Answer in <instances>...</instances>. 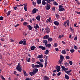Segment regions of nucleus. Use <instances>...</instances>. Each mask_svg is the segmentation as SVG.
Instances as JSON below:
<instances>
[{
	"mask_svg": "<svg viewBox=\"0 0 80 80\" xmlns=\"http://www.w3.org/2000/svg\"><path fill=\"white\" fill-rule=\"evenodd\" d=\"M16 70H17L18 71V72H22V68L20 62L18 63V65L16 67Z\"/></svg>",
	"mask_w": 80,
	"mask_h": 80,
	"instance_id": "1",
	"label": "nucleus"
},
{
	"mask_svg": "<svg viewBox=\"0 0 80 80\" xmlns=\"http://www.w3.org/2000/svg\"><path fill=\"white\" fill-rule=\"evenodd\" d=\"M31 66L32 67L34 68H40V66H39V65L38 64H37L36 65H35V64H32Z\"/></svg>",
	"mask_w": 80,
	"mask_h": 80,
	"instance_id": "2",
	"label": "nucleus"
},
{
	"mask_svg": "<svg viewBox=\"0 0 80 80\" xmlns=\"http://www.w3.org/2000/svg\"><path fill=\"white\" fill-rule=\"evenodd\" d=\"M67 23L68 26H70V21H69V20H68L66 22H64L63 24L64 26H65V25H66Z\"/></svg>",
	"mask_w": 80,
	"mask_h": 80,
	"instance_id": "3",
	"label": "nucleus"
},
{
	"mask_svg": "<svg viewBox=\"0 0 80 80\" xmlns=\"http://www.w3.org/2000/svg\"><path fill=\"white\" fill-rule=\"evenodd\" d=\"M46 5H47V6H46V9L47 10H48L50 9V5L48 3H47Z\"/></svg>",
	"mask_w": 80,
	"mask_h": 80,
	"instance_id": "4",
	"label": "nucleus"
},
{
	"mask_svg": "<svg viewBox=\"0 0 80 80\" xmlns=\"http://www.w3.org/2000/svg\"><path fill=\"white\" fill-rule=\"evenodd\" d=\"M72 71V70L69 69V70L66 72L65 73L68 74V75H71V73H70V72H71Z\"/></svg>",
	"mask_w": 80,
	"mask_h": 80,
	"instance_id": "5",
	"label": "nucleus"
},
{
	"mask_svg": "<svg viewBox=\"0 0 80 80\" xmlns=\"http://www.w3.org/2000/svg\"><path fill=\"white\" fill-rule=\"evenodd\" d=\"M62 69L65 72H66L67 71V70H68V68H65L64 66H62Z\"/></svg>",
	"mask_w": 80,
	"mask_h": 80,
	"instance_id": "6",
	"label": "nucleus"
},
{
	"mask_svg": "<svg viewBox=\"0 0 80 80\" xmlns=\"http://www.w3.org/2000/svg\"><path fill=\"white\" fill-rule=\"evenodd\" d=\"M56 69H57V71L58 72H59L60 71V67L58 66L56 67Z\"/></svg>",
	"mask_w": 80,
	"mask_h": 80,
	"instance_id": "7",
	"label": "nucleus"
},
{
	"mask_svg": "<svg viewBox=\"0 0 80 80\" xmlns=\"http://www.w3.org/2000/svg\"><path fill=\"white\" fill-rule=\"evenodd\" d=\"M37 11H38V10L36 8H34L32 10V12L34 14V13H36Z\"/></svg>",
	"mask_w": 80,
	"mask_h": 80,
	"instance_id": "8",
	"label": "nucleus"
},
{
	"mask_svg": "<svg viewBox=\"0 0 80 80\" xmlns=\"http://www.w3.org/2000/svg\"><path fill=\"white\" fill-rule=\"evenodd\" d=\"M45 30L46 31V32L47 33H48L50 32V28L48 27H47L45 29Z\"/></svg>",
	"mask_w": 80,
	"mask_h": 80,
	"instance_id": "9",
	"label": "nucleus"
},
{
	"mask_svg": "<svg viewBox=\"0 0 80 80\" xmlns=\"http://www.w3.org/2000/svg\"><path fill=\"white\" fill-rule=\"evenodd\" d=\"M39 48H41L42 49V50H45V48L43 47L42 46H40L38 47Z\"/></svg>",
	"mask_w": 80,
	"mask_h": 80,
	"instance_id": "10",
	"label": "nucleus"
},
{
	"mask_svg": "<svg viewBox=\"0 0 80 80\" xmlns=\"http://www.w3.org/2000/svg\"><path fill=\"white\" fill-rule=\"evenodd\" d=\"M47 22H50V23H52V19L51 18H49V19H48L46 21Z\"/></svg>",
	"mask_w": 80,
	"mask_h": 80,
	"instance_id": "11",
	"label": "nucleus"
},
{
	"mask_svg": "<svg viewBox=\"0 0 80 80\" xmlns=\"http://www.w3.org/2000/svg\"><path fill=\"white\" fill-rule=\"evenodd\" d=\"M27 27L30 30H32V28H33V27L31 26L30 25H27Z\"/></svg>",
	"mask_w": 80,
	"mask_h": 80,
	"instance_id": "12",
	"label": "nucleus"
},
{
	"mask_svg": "<svg viewBox=\"0 0 80 80\" xmlns=\"http://www.w3.org/2000/svg\"><path fill=\"white\" fill-rule=\"evenodd\" d=\"M58 10L60 12H62V11H63V10H65V8H59Z\"/></svg>",
	"mask_w": 80,
	"mask_h": 80,
	"instance_id": "13",
	"label": "nucleus"
},
{
	"mask_svg": "<svg viewBox=\"0 0 80 80\" xmlns=\"http://www.w3.org/2000/svg\"><path fill=\"white\" fill-rule=\"evenodd\" d=\"M38 71V69L37 68L34 69L33 70V72L35 74V73H37V72Z\"/></svg>",
	"mask_w": 80,
	"mask_h": 80,
	"instance_id": "14",
	"label": "nucleus"
},
{
	"mask_svg": "<svg viewBox=\"0 0 80 80\" xmlns=\"http://www.w3.org/2000/svg\"><path fill=\"white\" fill-rule=\"evenodd\" d=\"M49 37V35H45V36L43 37L44 39H48Z\"/></svg>",
	"mask_w": 80,
	"mask_h": 80,
	"instance_id": "15",
	"label": "nucleus"
},
{
	"mask_svg": "<svg viewBox=\"0 0 80 80\" xmlns=\"http://www.w3.org/2000/svg\"><path fill=\"white\" fill-rule=\"evenodd\" d=\"M60 60H62V61H63V60L64 59V57H63V56L62 55H61L60 56Z\"/></svg>",
	"mask_w": 80,
	"mask_h": 80,
	"instance_id": "16",
	"label": "nucleus"
},
{
	"mask_svg": "<svg viewBox=\"0 0 80 80\" xmlns=\"http://www.w3.org/2000/svg\"><path fill=\"white\" fill-rule=\"evenodd\" d=\"M54 24H55L57 26H58L59 25V23L57 21H55L53 22Z\"/></svg>",
	"mask_w": 80,
	"mask_h": 80,
	"instance_id": "17",
	"label": "nucleus"
},
{
	"mask_svg": "<svg viewBox=\"0 0 80 80\" xmlns=\"http://www.w3.org/2000/svg\"><path fill=\"white\" fill-rule=\"evenodd\" d=\"M44 80H49V78L47 76H45L44 77Z\"/></svg>",
	"mask_w": 80,
	"mask_h": 80,
	"instance_id": "18",
	"label": "nucleus"
},
{
	"mask_svg": "<svg viewBox=\"0 0 80 80\" xmlns=\"http://www.w3.org/2000/svg\"><path fill=\"white\" fill-rule=\"evenodd\" d=\"M46 47H48V48H50L51 47V44H45Z\"/></svg>",
	"mask_w": 80,
	"mask_h": 80,
	"instance_id": "19",
	"label": "nucleus"
},
{
	"mask_svg": "<svg viewBox=\"0 0 80 80\" xmlns=\"http://www.w3.org/2000/svg\"><path fill=\"white\" fill-rule=\"evenodd\" d=\"M65 77L66 79L67 80H69V79L70 78V77H69L68 75L65 74Z\"/></svg>",
	"mask_w": 80,
	"mask_h": 80,
	"instance_id": "20",
	"label": "nucleus"
},
{
	"mask_svg": "<svg viewBox=\"0 0 80 80\" xmlns=\"http://www.w3.org/2000/svg\"><path fill=\"white\" fill-rule=\"evenodd\" d=\"M48 42H52L53 39L51 38H48Z\"/></svg>",
	"mask_w": 80,
	"mask_h": 80,
	"instance_id": "21",
	"label": "nucleus"
},
{
	"mask_svg": "<svg viewBox=\"0 0 80 80\" xmlns=\"http://www.w3.org/2000/svg\"><path fill=\"white\" fill-rule=\"evenodd\" d=\"M42 5L45 6L46 5V2H45L44 0H42Z\"/></svg>",
	"mask_w": 80,
	"mask_h": 80,
	"instance_id": "22",
	"label": "nucleus"
},
{
	"mask_svg": "<svg viewBox=\"0 0 80 80\" xmlns=\"http://www.w3.org/2000/svg\"><path fill=\"white\" fill-rule=\"evenodd\" d=\"M35 74L33 72H31L29 73V74L30 75H31V76H33V75H34Z\"/></svg>",
	"mask_w": 80,
	"mask_h": 80,
	"instance_id": "23",
	"label": "nucleus"
},
{
	"mask_svg": "<svg viewBox=\"0 0 80 80\" xmlns=\"http://www.w3.org/2000/svg\"><path fill=\"white\" fill-rule=\"evenodd\" d=\"M34 28H35V29H37V28H39V26L38 24H36V26H34Z\"/></svg>",
	"mask_w": 80,
	"mask_h": 80,
	"instance_id": "24",
	"label": "nucleus"
},
{
	"mask_svg": "<svg viewBox=\"0 0 80 80\" xmlns=\"http://www.w3.org/2000/svg\"><path fill=\"white\" fill-rule=\"evenodd\" d=\"M43 42L44 43H45V45H47V43H48L47 41V40H44L43 41Z\"/></svg>",
	"mask_w": 80,
	"mask_h": 80,
	"instance_id": "25",
	"label": "nucleus"
},
{
	"mask_svg": "<svg viewBox=\"0 0 80 80\" xmlns=\"http://www.w3.org/2000/svg\"><path fill=\"white\" fill-rule=\"evenodd\" d=\"M38 58H42L43 57V56L42 55H41L38 56Z\"/></svg>",
	"mask_w": 80,
	"mask_h": 80,
	"instance_id": "26",
	"label": "nucleus"
},
{
	"mask_svg": "<svg viewBox=\"0 0 80 80\" xmlns=\"http://www.w3.org/2000/svg\"><path fill=\"white\" fill-rule=\"evenodd\" d=\"M40 16H38L36 17V19L37 20H39L40 19Z\"/></svg>",
	"mask_w": 80,
	"mask_h": 80,
	"instance_id": "27",
	"label": "nucleus"
},
{
	"mask_svg": "<svg viewBox=\"0 0 80 80\" xmlns=\"http://www.w3.org/2000/svg\"><path fill=\"white\" fill-rule=\"evenodd\" d=\"M53 1H54V0H49V1H47L46 2L47 3H50V4H51V3H50V2H51V1L53 2Z\"/></svg>",
	"mask_w": 80,
	"mask_h": 80,
	"instance_id": "28",
	"label": "nucleus"
},
{
	"mask_svg": "<svg viewBox=\"0 0 80 80\" xmlns=\"http://www.w3.org/2000/svg\"><path fill=\"white\" fill-rule=\"evenodd\" d=\"M64 65L65 66H66L67 67L68 66V62H65L64 63Z\"/></svg>",
	"mask_w": 80,
	"mask_h": 80,
	"instance_id": "29",
	"label": "nucleus"
},
{
	"mask_svg": "<svg viewBox=\"0 0 80 80\" xmlns=\"http://www.w3.org/2000/svg\"><path fill=\"white\" fill-rule=\"evenodd\" d=\"M37 2L38 4H40L41 3V0H37Z\"/></svg>",
	"mask_w": 80,
	"mask_h": 80,
	"instance_id": "30",
	"label": "nucleus"
},
{
	"mask_svg": "<svg viewBox=\"0 0 80 80\" xmlns=\"http://www.w3.org/2000/svg\"><path fill=\"white\" fill-rule=\"evenodd\" d=\"M62 54H66V51L65 50H63L62 52Z\"/></svg>",
	"mask_w": 80,
	"mask_h": 80,
	"instance_id": "31",
	"label": "nucleus"
},
{
	"mask_svg": "<svg viewBox=\"0 0 80 80\" xmlns=\"http://www.w3.org/2000/svg\"><path fill=\"white\" fill-rule=\"evenodd\" d=\"M64 35H61L59 36L58 38H62L63 37Z\"/></svg>",
	"mask_w": 80,
	"mask_h": 80,
	"instance_id": "32",
	"label": "nucleus"
},
{
	"mask_svg": "<svg viewBox=\"0 0 80 80\" xmlns=\"http://www.w3.org/2000/svg\"><path fill=\"white\" fill-rule=\"evenodd\" d=\"M35 47L34 46H33L31 47V50H34V49H35Z\"/></svg>",
	"mask_w": 80,
	"mask_h": 80,
	"instance_id": "33",
	"label": "nucleus"
},
{
	"mask_svg": "<svg viewBox=\"0 0 80 80\" xmlns=\"http://www.w3.org/2000/svg\"><path fill=\"white\" fill-rule=\"evenodd\" d=\"M49 52V51H48V50H47L46 51V52H45V54H46V55H48V54Z\"/></svg>",
	"mask_w": 80,
	"mask_h": 80,
	"instance_id": "34",
	"label": "nucleus"
},
{
	"mask_svg": "<svg viewBox=\"0 0 80 80\" xmlns=\"http://www.w3.org/2000/svg\"><path fill=\"white\" fill-rule=\"evenodd\" d=\"M27 24H28V23L27 22H24L23 23V25H24V26H26V25H27Z\"/></svg>",
	"mask_w": 80,
	"mask_h": 80,
	"instance_id": "35",
	"label": "nucleus"
},
{
	"mask_svg": "<svg viewBox=\"0 0 80 80\" xmlns=\"http://www.w3.org/2000/svg\"><path fill=\"white\" fill-rule=\"evenodd\" d=\"M23 72H24V75H25V76H27V75H28V74L26 73V71H25V70H23Z\"/></svg>",
	"mask_w": 80,
	"mask_h": 80,
	"instance_id": "36",
	"label": "nucleus"
},
{
	"mask_svg": "<svg viewBox=\"0 0 80 80\" xmlns=\"http://www.w3.org/2000/svg\"><path fill=\"white\" fill-rule=\"evenodd\" d=\"M0 77H1L2 80H5V78H4V77L3 76H2V75H1L0 76Z\"/></svg>",
	"mask_w": 80,
	"mask_h": 80,
	"instance_id": "37",
	"label": "nucleus"
},
{
	"mask_svg": "<svg viewBox=\"0 0 80 80\" xmlns=\"http://www.w3.org/2000/svg\"><path fill=\"white\" fill-rule=\"evenodd\" d=\"M70 51L71 53H73L75 52V50L73 49H71L70 50Z\"/></svg>",
	"mask_w": 80,
	"mask_h": 80,
	"instance_id": "38",
	"label": "nucleus"
},
{
	"mask_svg": "<svg viewBox=\"0 0 80 80\" xmlns=\"http://www.w3.org/2000/svg\"><path fill=\"white\" fill-rule=\"evenodd\" d=\"M53 46L55 47H57V46H58V44L57 43H55L54 44Z\"/></svg>",
	"mask_w": 80,
	"mask_h": 80,
	"instance_id": "39",
	"label": "nucleus"
},
{
	"mask_svg": "<svg viewBox=\"0 0 80 80\" xmlns=\"http://www.w3.org/2000/svg\"><path fill=\"white\" fill-rule=\"evenodd\" d=\"M53 3L55 5H58V3L56 2H54Z\"/></svg>",
	"mask_w": 80,
	"mask_h": 80,
	"instance_id": "40",
	"label": "nucleus"
},
{
	"mask_svg": "<svg viewBox=\"0 0 80 80\" xmlns=\"http://www.w3.org/2000/svg\"><path fill=\"white\" fill-rule=\"evenodd\" d=\"M63 62V61L62 60H59L58 62H59V64H62V62Z\"/></svg>",
	"mask_w": 80,
	"mask_h": 80,
	"instance_id": "41",
	"label": "nucleus"
},
{
	"mask_svg": "<svg viewBox=\"0 0 80 80\" xmlns=\"http://www.w3.org/2000/svg\"><path fill=\"white\" fill-rule=\"evenodd\" d=\"M11 12L10 11H8L7 13V15L8 16L10 15Z\"/></svg>",
	"mask_w": 80,
	"mask_h": 80,
	"instance_id": "42",
	"label": "nucleus"
},
{
	"mask_svg": "<svg viewBox=\"0 0 80 80\" xmlns=\"http://www.w3.org/2000/svg\"><path fill=\"white\" fill-rule=\"evenodd\" d=\"M47 60H48V56H47L46 57L45 62H47Z\"/></svg>",
	"mask_w": 80,
	"mask_h": 80,
	"instance_id": "43",
	"label": "nucleus"
},
{
	"mask_svg": "<svg viewBox=\"0 0 80 80\" xmlns=\"http://www.w3.org/2000/svg\"><path fill=\"white\" fill-rule=\"evenodd\" d=\"M74 47L75 50H77L78 49V48L75 45L74 46Z\"/></svg>",
	"mask_w": 80,
	"mask_h": 80,
	"instance_id": "44",
	"label": "nucleus"
},
{
	"mask_svg": "<svg viewBox=\"0 0 80 80\" xmlns=\"http://www.w3.org/2000/svg\"><path fill=\"white\" fill-rule=\"evenodd\" d=\"M10 40L11 41V42H15V41H14L13 39L12 38L10 39Z\"/></svg>",
	"mask_w": 80,
	"mask_h": 80,
	"instance_id": "45",
	"label": "nucleus"
},
{
	"mask_svg": "<svg viewBox=\"0 0 80 80\" xmlns=\"http://www.w3.org/2000/svg\"><path fill=\"white\" fill-rule=\"evenodd\" d=\"M69 64L70 65H72V64H73V63L72 62V61H70L69 62Z\"/></svg>",
	"mask_w": 80,
	"mask_h": 80,
	"instance_id": "46",
	"label": "nucleus"
},
{
	"mask_svg": "<svg viewBox=\"0 0 80 80\" xmlns=\"http://www.w3.org/2000/svg\"><path fill=\"white\" fill-rule=\"evenodd\" d=\"M23 43V42L22 41H21L19 42V44H22Z\"/></svg>",
	"mask_w": 80,
	"mask_h": 80,
	"instance_id": "47",
	"label": "nucleus"
},
{
	"mask_svg": "<svg viewBox=\"0 0 80 80\" xmlns=\"http://www.w3.org/2000/svg\"><path fill=\"white\" fill-rule=\"evenodd\" d=\"M25 5V4H24L23 5L20 4L19 5L17 6V7H22V6H23V5Z\"/></svg>",
	"mask_w": 80,
	"mask_h": 80,
	"instance_id": "48",
	"label": "nucleus"
},
{
	"mask_svg": "<svg viewBox=\"0 0 80 80\" xmlns=\"http://www.w3.org/2000/svg\"><path fill=\"white\" fill-rule=\"evenodd\" d=\"M3 20V17L2 16L0 17V20Z\"/></svg>",
	"mask_w": 80,
	"mask_h": 80,
	"instance_id": "49",
	"label": "nucleus"
},
{
	"mask_svg": "<svg viewBox=\"0 0 80 80\" xmlns=\"http://www.w3.org/2000/svg\"><path fill=\"white\" fill-rule=\"evenodd\" d=\"M62 73L61 72H59L58 73L57 75L58 76H60V75H61V74Z\"/></svg>",
	"mask_w": 80,
	"mask_h": 80,
	"instance_id": "50",
	"label": "nucleus"
},
{
	"mask_svg": "<svg viewBox=\"0 0 80 80\" xmlns=\"http://www.w3.org/2000/svg\"><path fill=\"white\" fill-rule=\"evenodd\" d=\"M66 59H67L68 60H69V59H70V57L69 56H66Z\"/></svg>",
	"mask_w": 80,
	"mask_h": 80,
	"instance_id": "51",
	"label": "nucleus"
},
{
	"mask_svg": "<svg viewBox=\"0 0 80 80\" xmlns=\"http://www.w3.org/2000/svg\"><path fill=\"white\" fill-rule=\"evenodd\" d=\"M59 8H63V7L61 5H60L59 6Z\"/></svg>",
	"mask_w": 80,
	"mask_h": 80,
	"instance_id": "52",
	"label": "nucleus"
},
{
	"mask_svg": "<svg viewBox=\"0 0 80 80\" xmlns=\"http://www.w3.org/2000/svg\"><path fill=\"white\" fill-rule=\"evenodd\" d=\"M40 67H41V68H42V67H43V64H42V63L40 65Z\"/></svg>",
	"mask_w": 80,
	"mask_h": 80,
	"instance_id": "53",
	"label": "nucleus"
},
{
	"mask_svg": "<svg viewBox=\"0 0 80 80\" xmlns=\"http://www.w3.org/2000/svg\"><path fill=\"white\" fill-rule=\"evenodd\" d=\"M1 41H2L3 42V41L5 40V39H4V38H1Z\"/></svg>",
	"mask_w": 80,
	"mask_h": 80,
	"instance_id": "54",
	"label": "nucleus"
},
{
	"mask_svg": "<svg viewBox=\"0 0 80 80\" xmlns=\"http://www.w3.org/2000/svg\"><path fill=\"white\" fill-rule=\"evenodd\" d=\"M55 50L57 52H58V51H59V49L57 48H56Z\"/></svg>",
	"mask_w": 80,
	"mask_h": 80,
	"instance_id": "55",
	"label": "nucleus"
},
{
	"mask_svg": "<svg viewBox=\"0 0 80 80\" xmlns=\"http://www.w3.org/2000/svg\"><path fill=\"white\" fill-rule=\"evenodd\" d=\"M26 43V41H23V45H25V44Z\"/></svg>",
	"mask_w": 80,
	"mask_h": 80,
	"instance_id": "56",
	"label": "nucleus"
},
{
	"mask_svg": "<svg viewBox=\"0 0 80 80\" xmlns=\"http://www.w3.org/2000/svg\"><path fill=\"white\" fill-rule=\"evenodd\" d=\"M28 62H30V58H29L28 59Z\"/></svg>",
	"mask_w": 80,
	"mask_h": 80,
	"instance_id": "57",
	"label": "nucleus"
},
{
	"mask_svg": "<svg viewBox=\"0 0 80 80\" xmlns=\"http://www.w3.org/2000/svg\"><path fill=\"white\" fill-rule=\"evenodd\" d=\"M32 62H35V58H32Z\"/></svg>",
	"mask_w": 80,
	"mask_h": 80,
	"instance_id": "58",
	"label": "nucleus"
},
{
	"mask_svg": "<svg viewBox=\"0 0 80 80\" xmlns=\"http://www.w3.org/2000/svg\"><path fill=\"white\" fill-rule=\"evenodd\" d=\"M77 23H75V24H74V27H76V28H77L78 27V26H77Z\"/></svg>",
	"mask_w": 80,
	"mask_h": 80,
	"instance_id": "59",
	"label": "nucleus"
},
{
	"mask_svg": "<svg viewBox=\"0 0 80 80\" xmlns=\"http://www.w3.org/2000/svg\"><path fill=\"white\" fill-rule=\"evenodd\" d=\"M55 8L54 7H53L52 8V10H53V11H55Z\"/></svg>",
	"mask_w": 80,
	"mask_h": 80,
	"instance_id": "60",
	"label": "nucleus"
},
{
	"mask_svg": "<svg viewBox=\"0 0 80 80\" xmlns=\"http://www.w3.org/2000/svg\"><path fill=\"white\" fill-rule=\"evenodd\" d=\"M76 13H77L78 14H79V15H80V12H76Z\"/></svg>",
	"mask_w": 80,
	"mask_h": 80,
	"instance_id": "61",
	"label": "nucleus"
},
{
	"mask_svg": "<svg viewBox=\"0 0 80 80\" xmlns=\"http://www.w3.org/2000/svg\"><path fill=\"white\" fill-rule=\"evenodd\" d=\"M36 3H35V2H32V4L33 5H35V4Z\"/></svg>",
	"mask_w": 80,
	"mask_h": 80,
	"instance_id": "62",
	"label": "nucleus"
},
{
	"mask_svg": "<svg viewBox=\"0 0 80 80\" xmlns=\"http://www.w3.org/2000/svg\"><path fill=\"white\" fill-rule=\"evenodd\" d=\"M74 40H77V37H75L74 39Z\"/></svg>",
	"mask_w": 80,
	"mask_h": 80,
	"instance_id": "63",
	"label": "nucleus"
},
{
	"mask_svg": "<svg viewBox=\"0 0 80 80\" xmlns=\"http://www.w3.org/2000/svg\"><path fill=\"white\" fill-rule=\"evenodd\" d=\"M27 7H24V10H25V11H27Z\"/></svg>",
	"mask_w": 80,
	"mask_h": 80,
	"instance_id": "64",
	"label": "nucleus"
}]
</instances>
